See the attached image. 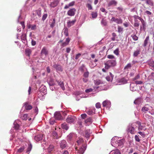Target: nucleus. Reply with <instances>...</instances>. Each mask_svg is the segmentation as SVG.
<instances>
[{"label": "nucleus", "mask_w": 154, "mask_h": 154, "mask_svg": "<svg viewBox=\"0 0 154 154\" xmlns=\"http://www.w3.org/2000/svg\"><path fill=\"white\" fill-rule=\"evenodd\" d=\"M83 141V139L80 138L76 142L77 144H75V149L77 154H83L86 149V146L82 144Z\"/></svg>", "instance_id": "1"}, {"label": "nucleus", "mask_w": 154, "mask_h": 154, "mask_svg": "<svg viewBox=\"0 0 154 154\" xmlns=\"http://www.w3.org/2000/svg\"><path fill=\"white\" fill-rule=\"evenodd\" d=\"M111 140L113 143L115 142L116 144L115 146L121 147H123L124 141L123 139H121L120 138L118 137H115L114 138H112Z\"/></svg>", "instance_id": "2"}, {"label": "nucleus", "mask_w": 154, "mask_h": 154, "mask_svg": "<svg viewBox=\"0 0 154 154\" xmlns=\"http://www.w3.org/2000/svg\"><path fill=\"white\" fill-rule=\"evenodd\" d=\"M116 64V59L108 60L105 63V68L106 70H108L110 67L115 66Z\"/></svg>", "instance_id": "3"}, {"label": "nucleus", "mask_w": 154, "mask_h": 154, "mask_svg": "<svg viewBox=\"0 0 154 154\" xmlns=\"http://www.w3.org/2000/svg\"><path fill=\"white\" fill-rule=\"evenodd\" d=\"M76 118L73 116H68L67 118L66 119V121L68 123L71 124H75L76 121Z\"/></svg>", "instance_id": "4"}, {"label": "nucleus", "mask_w": 154, "mask_h": 154, "mask_svg": "<svg viewBox=\"0 0 154 154\" xmlns=\"http://www.w3.org/2000/svg\"><path fill=\"white\" fill-rule=\"evenodd\" d=\"M135 123L129 124L127 128V131L131 134H134L135 128H134Z\"/></svg>", "instance_id": "5"}, {"label": "nucleus", "mask_w": 154, "mask_h": 154, "mask_svg": "<svg viewBox=\"0 0 154 154\" xmlns=\"http://www.w3.org/2000/svg\"><path fill=\"white\" fill-rule=\"evenodd\" d=\"M59 146L60 148L63 149L66 148L67 146V144L66 140H62L60 142Z\"/></svg>", "instance_id": "6"}, {"label": "nucleus", "mask_w": 154, "mask_h": 154, "mask_svg": "<svg viewBox=\"0 0 154 154\" xmlns=\"http://www.w3.org/2000/svg\"><path fill=\"white\" fill-rule=\"evenodd\" d=\"M48 54V51L47 50V48L44 47L42 49L41 52V55L42 56L44 55L46 57Z\"/></svg>", "instance_id": "7"}, {"label": "nucleus", "mask_w": 154, "mask_h": 154, "mask_svg": "<svg viewBox=\"0 0 154 154\" xmlns=\"http://www.w3.org/2000/svg\"><path fill=\"white\" fill-rule=\"evenodd\" d=\"M111 21L112 22H114L117 23V24H120L122 23V20L121 19H118L116 18L115 17H113L111 19Z\"/></svg>", "instance_id": "8"}, {"label": "nucleus", "mask_w": 154, "mask_h": 154, "mask_svg": "<svg viewBox=\"0 0 154 154\" xmlns=\"http://www.w3.org/2000/svg\"><path fill=\"white\" fill-rule=\"evenodd\" d=\"M76 11V10L75 8L71 9L68 11L67 14L69 16H73L75 15Z\"/></svg>", "instance_id": "9"}, {"label": "nucleus", "mask_w": 154, "mask_h": 154, "mask_svg": "<svg viewBox=\"0 0 154 154\" xmlns=\"http://www.w3.org/2000/svg\"><path fill=\"white\" fill-rule=\"evenodd\" d=\"M76 137L75 134L73 133H70L67 136V140L68 141H70Z\"/></svg>", "instance_id": "10"}, {"label": "nucleus", "mask_w": 154, "mask_h": 154, "mask_svg": "<svg viewBox=\"0 0 154 154\" xmlns=\"http://www.w3.org/2000/svg\"><path fill=\"white\" fill-rule=\"evenodd\" d=\"M53 67L54 68H55L57 71L61 72L63 70L62 66L59 65L55 63L53 65Z\"/></svg>", "instance_id": "11"}, {"label": "nucleus", "mask_w": 154, "mask_h": 154, "mask_svg": "<svg viewBox=\"0 0 154 154\" xmlns=\"http://www.w3.org/2000/svg\"><path fill=\"white\" fill-rule=\"evenodd\" d=\"M102 105L103 106L109 108L111 106V103L109 101L105 100L103 102Z\"/></svg>", "instance_id": "12"}, {"label": "nucleus", "mask_w": 154, "mask_h": 154, "mask_svg": "<svg viewBox=\"0 0 154 154\" xmlns=\"http://www.w3.org/2000/svg\"><path fill=\"white\" fill-rule=\"evenodd\" d=\"M50 26L51 28H53L55 25V18H53L52 19H51L49 21Z\"/></svg>", "instance_id": "13"}, {"label": "nucleus", "mask_w": 154, "mask_h": 154, "mask_svg": "<svg viewBox=\"0 0 154 154\" xmlns=\"http://www.w3.org/2000/svg\"><path fill=\"white\" fill-rule=\"evenodd\" d=\"M118 82L119 85H123L126 83L127 82V80L125 79V78H123L121 79H119L118 80Z\"/></svg>", "instance_id": "14"}, {"label": "nucleus", "mask_w": 154, "mask_h": 154, "mask_svg": "<svg viewBox=\"0 0 154 154\" xmlns=\"http://www.w3.org/2000/svg\"><path fill=\"white\" fill-rule=\"evenodd\" d=\"M117 4V2L115 0H112L110 1L108 4V7H110L112 5L116 6Z\"/></svg>", "instance_id": "15"}, {"label": "nucleus", "mask_w": 154, "mask_h": 154, "mask_svg": "<svg viewBox=\"0 0 154 154\" xmlns=\"http://www.w3.org/2000/svg\"><path fill=\"white\" fill-rule=\"evenodd\" d=\"M25 107V108L26 110H29L31 109L32 108V106L31 105L29 104L28 102H26L24 103V106Z\"/></svg>", "instance_id": "16"}, {"label": "nucleus", "mask_w": 154, "mask_h": 154, "mask_svg": "<svg viewBox=\"0 0 154 154\" xmlns=\"http://www.w3.org/2000/svg\"><path fill=\"white\" fill-rule=\"evenodd\" d=\"M76 20L75 19L72 21L69 20L67 22V26L68 27H70L74 25L75 23L76 22Z\"/></svg>", "instance_id": "17"}, {"label": "nucleus", "mask_w": 154, "mask_h": 154, "mask_svg": "<svg viewBox=\"0 0 154 154\" xmlns=\"http://www.w3.org/2000/svg\"><path fill=\"white\" fill-rule=\"evenodd\" d=\"M54 116L55 118L57 119L61 120L62 119L61 114L59 112H55L54 113Z\"/></svg>", "instance_id": "18"}, {"label": "nucleus", "mask_w": 154, "mask_h": 154, "mask_svg": "<svg viewBox=\"0 0 154 154\" xmlns=\"http://www.w3.org/2000/svg\"><path fill=\"white\" fill-rule=\"evenodd\" d=\"M147 63L150 66L154 69V60L152 59H150L148 61Z\"/></svg>", "instance_id": "19"}, {"label": "nucleus", "mask_w": 154, "mask_h": 154, "mask_svg": "<svg viewBox=\"0 0 154 154\" xmlns=\"http://www.w3.org/2000/svg\"><path fill=\"white\" fill-rule=\"evenodd\" d=\"M79 71L82 72H83L85 71H87V69L84 64H82L79 68Z\"/></svg>", "instance_id": "20"}, {"label": "nucleus", "mask_w": 154, "mask_h": 154, "mask_svg": "<svg viewBox=\"0 0 154 154\" xmlns=\"http://www.w3.org/2000/svg\"><path fill=\"white\" fill-rule=\"evenodd\" d=\"M109 76H108L106 77V80L108 81H111L112 82L113 77L114 75H113L111 72H109Z\"/></svg>", "instance_id": "21"}, {"label": "nucleus", "mask_w": 154, "mask_h": 154, "mask_svg": "<svg viewBox=\"0 0 154 154\" xmlns=\"http://www.w3.org/2000/svg\"><path fill=\"white\" fill-rule=\"evenodd\" d=\"M43 135L39 134L35 136L34 137V139L37 141H39L42 139Z\"/></svg>", "instance_id": "22"}, {"label": "nucleus", "mask_w": 154, "mask_h": 154, "mask_svg": "<svg viewBox=\"0 0 154 154\" xmlns=\"http://www.w3.org/2000/svg\"><path fill=\"white\" fill-rule=\"evenodd\" d=\"M140 48H139L136 50L134 51L133 53V56L134 57H137L140 54Z\"/></svg>", "instance_id": "23"}, {"label": "nucleus", "mask_w": 154, "mask_h": 154, "mask_svg": "<svg viewBox=\"0 0 154 154\" xmlns=\"http://www.w3.org/2000/svg\"><path fill=\"white\" fill-rule=\"evenodd\" d=\"M61 125L62 128L66 130H68L69 128V126L68 124L66 123H64L63 124H62Z\"/></svg>", "instance_id": "24"}, {"label": "nucleus", "mask_w": 154, "mask_h": 154, "mask_svg": "<svg viewBox=\"0 0 154 154\" xmlns=\"http://www.w3.org/2000/svg\"><path fill=\"white\" fill-rule=\"evenodd\" d=\"M95 108H92L90 109L88 111V114L89 115H91L95 113Z\"/></svg>", "instance_id": "25"}, {"label": "nucleus", "mask_w": 154, "mask_h": 154, "mask_svg": "<svg viewBox=\"0 0 154 154\" xmlns=\"http://www.w3.org/2000/svg\"><path fill=\"white\" fill-rule=\"evenodd\" d=\"M52 136L55 139H58L61 136L58 135V134L55 131H53L52 134Z\"/></svg>", "instance_id": "26"}, {"label": "nucleus", "mask_w": 154, "mask_h": 154, "mask_svg": "<svg viewBox=\"0 0 154 154\" xmlns=\"http://www.w3.org/2000/svg\"><path fill=\"white\" fill-rule=\"evenodd\" d=\"M25 54L26 56L29 57L31 53L32 50L29 48H27L25 50Z\"/></svg>", "instance_id": "27"}, {"label": "nucleus", "mask_w": 154, "mask_h": 154, "mask_svg": "<svg viewBox=\"0 0 154 154\" xmlns=\"http://www.w3.org/2000/svg\"><path fill=\"white\" fill-rule=\"evenodd\" d=\"M57 81V82L58 85L61 87L62 90H64L65 88L63 82L61 81L59 82V81Z\"/></svg>", "instance_id": "28"}, {"label": "nucleus", "mask_w": 154, "mask_h": 154, "mask_svg": "<svg viewBox=\"0 0 154 154\" xmlns=\"http://www.w3.org/2000/svg\"><path fill=\"white\" fill-rule=\"evenodd\" d=\"M149 40V37L148 36L147 37H146L145 39V40L144 41V44H143V47H145L147 45V44L148 43Z\"/></svg>", "instance_id": "29"}, {"label": "nucleus", "mask_w": 154, "mask_h": 154, "mask_svg": "<svg viewBox=\"0 0 154 154\" xmlns=\"http://www.w3.org/2000/svg\"><path fill=\"white\" fill-rule=\"evenodd\" d=\"M75 2H72L68 5H66L65 6L64 8L65 9H66L68 8L69 7L73 6Z\"/></svg>", "instance_id": "30"}, {"label": "nucleus", "mask_w": 154, "mask_h": 154, "mask_svg": "<svg viewBox=\"0 0 154 154\" xmlns=\"http://www.w3.org/2000/svg\"><path fill=\"white\" fill-rule=\"evenodd\" d=\"M140 21L141 22L143 29L144 30H145L146 29V23L143 19H142Z\"/></svg>", "instance_id": "31"}, {"label": "nucleus", "mask_w": 154, "mask_h": 154, "mask_svg": "<svg viewBox=\"0 0 154 154\" xmlns=\"http://www.w3.org/2000/svg\"><path fill=\"white\" fill-rule=\"evenodd\" d=\"M57 4L58 3L57 2L55 1L51 2L50 4V6L52 8H54L57 5Z\"/></svg>", "instance_id": "32"}, {"label": "nucleus", "mask_w": 154, "mask_h": 154, "mask_svg": "<svg viewBox=\"0 0 154 154\" xmlns=\"http://www.w3.org/2000/svg\"><path fill=\"white\" fill-rule=\"evenodd\" d=\"M93 121L91 117H89L85 121V123H91Z\"/></svg>", "instance_id": "33"}, {"label": "nucleus", "mask_w": 154, "mask_h": 154, "mask_svg": "<svg viewBox=\"0 0 154 154\" xmlns=\"http://www.w3.org/2000/svg\"><path fill=\"white\" fill-rule=\"evenodd\" d=\"M130 89L132 91H135L136 90V87L135 86H133L132 84L130 85Z\"/></svg>", "instance_id": "34"}, {"label": "nucleus", "mask_w": 154, "mask_h": 154, "mask_svg": "<svg viewBox=\"0 0 154 154\" xmlns=\"http://www.w3.org/2000/svg\"><path fill=\"white\" fill-rule=\"evenodd\" d=\"M146 3L151 6L153 5V3L152 0H146Z\"/></svg>", "instance_id": "35"}, {"label": "nucleus", "mask_w": 154, "mask_h": 154, "mask_svg": "<svg viewBox=\"0 0 154 154\" xmlns=\"http://www.w3.org/2000/svg\"><path fill=\"white\" fill-rule=\"evenodd\" d=\"M14 128H15V129L16 130H18L20 127L19 125L17 124V123L15 122H14Z\"/></svg>", "instance_id": "36"}, {"label": "nucleus", "mask_w": 154, "mask_h": 154, "mask_svg": "<svg viewBox=\"0 0 154 154\" xmlns=\"http://www.w3.org/2000/svg\"><path fill=\"white\" fill-rule=\"evenodd\" d=\"M41 8H39L36 11V14L39 17H41Z\"/></svg>", "instance_id": "37"}, {"label": "nucleus", "mask_w": 154, "mask_h": 154, "mask_svg": "<svg viewBox=\"0 0 154 154\" xmlns=\"http://www.w3.org/2000/svg\"><path fill=\"white\" fill-rule=\"evenodd\" d=\"M32 145L30 144H29L28 147L27 148V151L26 152L28 153V154L29 153L30 151H31L32 149Z\"/></svg>", "instance_id": "38"}, {"label": "nucleus", "mask_w": 154, "mask_h": 154, "mask_svg": "<svg viewBox=\"0 0 154 154\" xmlns=\"http://www.w3.org/2000/svg\"><path fill=\"white\" fill-rule=\"evenodd\" d=\"M46 90V88L45 86H41L40 88V91L41 92L45 91Z\"/></svg>", "instance_id": "39"}, {"label": "nucleus", "mask_w": 154, "mask_h": 154, "mask_svg": "<svg viewBox=\"0 0 154 154\" xmlns=\"http://www.w3.org/2000/svg\"><path fill=\"white\" fill-rule=\"evenodd\" d=\"M111 152H112L114 154H121L120 151L119 149H116V150L112 151Z\"/></svg>", "instance_id": "40"}, {"label": "nucleus", "mask_w": 154, "mask_h": 154, "mask_svg": "<svg viewBox=\"0 0 154 154\" xmlns=\"http://www.w3.org/2000/svg\"><path fill=\"white\" fill-rule=\"evenodd\" d=\"M149 110V108L146 106H143L142 109V111L145 113H146V112Z\"/></svg>", "instance_id": "41"}, {"label": "nucleus", "mask_w": 154, "mask_h": 154, "mask_svg": "<svg viewBox=\"0 0 154 154\" xmlns=\"http://www.w3.org/2000/svg\"><path fill=\"white\" fill-rule=\"evenodd\" d=\"M54 146L53 145H50L48 148V152H51L54 149Z\"/></svg>", "instance_id": "42"}, {"label": "nucleus", "mask_w": 154, "mask_h": 154, "mask_svg": "<svg viewBox=\"0 0 154 154\" xmlns=\"http://www.w3.org/2000/svg\"><path fill=\"white\" fill-rule=\"evenodd\" d=\"M140 79V75L139 74L135 76V77L133 79V81L134 82L135 81H137V80L139 79Z\"/></svg>", "instance_id": "43"}, {"label": "nucleus", "mask_w": 154, "mask_h": 154, "mask_svg": "<svg viewBox=\"0 0 154 154\" xmlns=\"http://www.w3.org/2000/svg\"><path fill=\"white\" fill-rule=\"evenodd\" d=\"M141 103V101L139 99L136 100L134 102V103L136 105H139Z\"/></svg>", "instance_id": "44"}, {"label": "nucleus", "mask_w": 154, "mask_h": 154, "mask_svg": "<svg viewBox=\"0 0 154 154\" xmlns=\"http://www.w3.org/2000/svg\"><path fill=\"white\" fill-rule=\"evenodd\" d=\"M145 126L143 124V125L141 124L140 125L138 126V129L139 131L142 130H144L145 129Z\"/></svg>", "instance_id": "45"}, {"label": "nucleus", "mask_w": 154, "mask_h": 154, "mask_svg": "<svg viewBox=\"0 0 154 154\" xmlns=\"http://www.w3.org/2000/svg\"><path fill=\"white\" fill-rule=\"evenodd\" d=\"M48 16V14L46 13H44L42 16V20L43 21H44L47 18Z\"/></svg>", "instance_id": "46"}, {"label": "nucleus", "mask_w": 154, "mask_h": 154, "mask_svg": "<svg viewBox=\"0 0 154 154\" xmlns=\"http://www.w3.org/2000/svg\"><path fill=\"white\" fill-rule=\"evenodd\" d=\"M48 84L49 86L54 85L55 83L54 82L53 79H51L48 82Z\"/></svg>", "instance_id": "47"}, {"label": "nucleus", "mask_w": 154, "mask_h": 154, "mask_svg": "<svg viewBox=\"0 0 154 154\" xmlns=\"http://www.w3.org/2000/svg\"><path fill=\"white\" fill-rule=\"evenodd\" d=\"M28 115L27 114H24L21 117V118L23 120H26L27 119Z\"/></svg>", "instance_id": "48"}, {"label": "nucleus", "mask_w": 154, "mask_h": 154, "mask_svg": "<svg viewBox=\"0 0 154 154\" xmlns=\"http://www.w3.org/2000/svg\"><path fill=\"white\" fill-rule=\"evenodd\" d=\"M91 15L93 18H95L97 17V12H93L91 13Z\"/></svg>", "instance_id": "49"}, {"label": "nucleus", "mask_w": 154, "mask_h": 154, "mask_svg": "<svg viewBox=\"0 0 154 154\" xmlns=\"http://www.w3.org/2000/svg\"><path fill=\"white\" fill-rule=\"evenodd\" d=\"M101 23L104 26H106L107 25V22L106 20L103 19L101 21Z\"/></svg>", "instance_id": "50"}, {"label": "nucleus", "mask_w": 154, "mask_h": 154, "mask_svg": "<svg viewBox=\"0 0 154 154\" xmlns=\"http://www.w3.org/2000/svg\"><path fill=\"white\" fill-rule=\"evenodd\" d=\"M131 37H132L134 41H137L138 39V37L136 36L135 35H132Z\"/></svg>", "instance_id": "51"}, {"label": "nucleus", "mask_w": 154, "mask_h": 154, "mask_svg": "<svg viewBox=\"0 0 154 154\" xmlns=\"http://www.w3.org/2000/svg\"><path fill=\"white\" fill-rule=\"evenodd\" d=\"M64 33L66 36H68V29L67 28H65L64 29Z\"/></svg>", "instance_id": "52"}, {"label": "nucleus", "mask_w": 154, "mask_h": 154, "mask_svg": "<svg viewBox=\"0 0 154 154\" xmlns=\"http://www.w3.org/2000/svg\"><path fill=\"white\" fill-rule=\"evenodd\" d=\"M116 9L118 11L119 13H121L123 10V8L122 6L118 7L116 8Z\"/></svg>", "instance_id": "53"}, {"label": "nucleus", "mask_w": 154, "mask_h": 154, "mask_svg": "<svg viewBox=\"0 0 154 154\" xmlns=\"http://www.w3.org/2000/svg\"><path fill=\"white\" fill-rule=\"evenodd\" d=\"M86 71V72H84L83 76L85 78H88L89 76V72L87 70Z\"/></svg>", "instance_id": "54"}, {"label": "nucleus", "mask_w": 154, "mask_h": 154, "mask_svg": "<svg viewBox=\"0 0 154 154\" xmlns=\"http://www.w3.org/2000/svg\"><path fill=\"white\" fill-rule=\"evenodd\" d=\"M119 49L118 48H117L114 51V53L117 55H119Z\"/></svg>", "instance_id": "55"}, {"label": "nucleus", "mask_w": 154, "mask_h": 154, "mask_svg": "<svg viewBox=\"0 0 154 154\" xmlns=\"http://www.w3.org/2000/svg\"><path fill=\"white\" fill-rule=\"evenodd\" d=\"M107 57L109 59H112V60L116 59L114 56L113 55H107Z\"/></svg>", "instance_id": "56"}, {"label": "nucleus", "mask_w": 154, "mask_h": 154, "mask_svg": "<svg viewBox=\"0 0 154 154\" xmlns=\"http://www.w3.org/2000/svg\"><path fill=\"white\" fill-rule=\"evenodd\" d=\"M131 67V64L130 63L128 64L125 67V69H128L130 68Z\"/></svg>", "instance_id": "57"}, {"label": "nucleus", "mask_w": 154, "mask_h": 154, "mask_svg": "<svg viewBox=\"0 0 154 154\" xmlns=\"http://www.w3.org/2000/svg\"><path fill=\"white\" fill-rule=\"evenodd\" d=\"M21 39L24 41L26 40V35L24 34H22Z\"/></svg>", "instance_id": "58"}, {"label": "nucleus", "mask_w": 154, "mask_h": 154, "mask_svg": "<svg viewBox=\"0 0 154 154\" xmlns=\"http://www.w3.org/2000/svg\"><path fill=\"white\" fill-rule=\"evenodd\" d=\"M90 134L88 132V131L86 130L85 131V137L86 138H88L89 137Z\"/></svg>", "instance_id": "59"}, {"label": "nucleus", "mask_w": 154, "mask_h": 154, "mask_svg": "<svg viewBox=\"0 0 154 154\" xmlns=\"http://www.w3.org/2000/svg\"><path fill=\"white\" fill-rule=\"evenodd\" d=\"M134 82L137 85H141L143 83V82L141 81H135Z\"/></svg>", "instance_id": "60"}, {"label": "nucleus", "mask_w": 154, "mask_h": 154, "mask_svg": "<svg viewBox=\"0 0 154 154\" xmlns=\"http://www.w3.org/2000/svg\"><path fill=\"white\" fill-rule=\"evenodd\" d=\"M139 25V23L138 22L137 20H135V23H134V26L135 27H138Z\"/></svg>", "instance_id": "61"}, {"label": "nucleus", "mask_w": 154, "mask_h": 154, "mask_svg": "<svg viewBox=\"0 0 154 154\" xmlns=\"http://www.w3.org/2000/svg\"><path fill=\"white\" fill-rule=\"evenodd\" d=\"M138 133L140 135L143 137H144L146 136V135L144 132L139 131L138 132Z\"/></svg>", "instance_id": "62"}, {"label": "nucleus", "mask_w": 154, "mask_h": 154, "mask_svg": "<svg viewBox=\"0 0 154 154\" xmlns=\"http://www.w3.org/2000/svg\"><path fill=\"white\" fill-rule=\"evenodd\" d=\"M24 149V147L23 146L22 147L20 148L18 150L19 152H21L23 151Z\"/></svg>", "instance_id": "63"}, {"label": "nucleus", "mask_w": 154, "mask_h": 154, "mask_svg": "<svg viewBox=\"0 0 154 154\" xmlns=\"http://www.w3.org/2000/svg\"><path fill=\"white\" fill-rule=\"evenodd\" d=\"M123 28L119 26H118V32H122L123 31Z\"/></svg>", "instance_id": "64"}]
</instances>
